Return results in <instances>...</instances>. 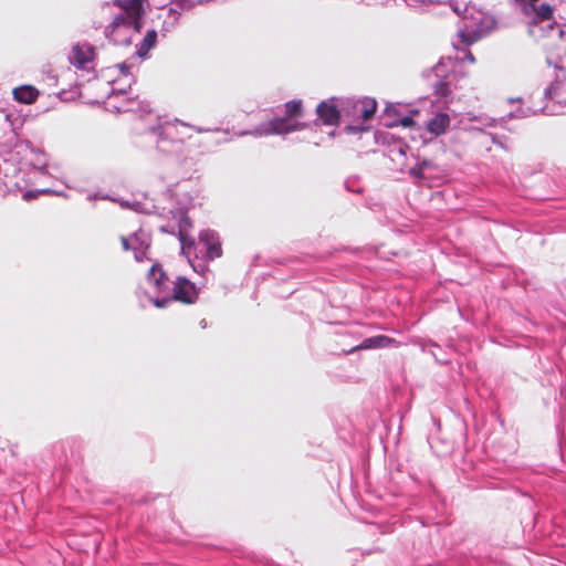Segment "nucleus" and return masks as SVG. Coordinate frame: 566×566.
I'll use <instances>...</instances> for the list:
<instances>
[{
    "instance_id": "nucleus-1",
    "label": "nucleus",
    "mask_w": 566,
    "mask_h": 566,
    "mask_svg": "<svg viewBox=\"0 0 566 566\" xmlns=\"http://www.w3.org/2000/svg\"><path fill=\"white\" fill-rule=\"evenodd\" d=\"M147 281L158 294H163V296L150 297L151 303L158 308H164L174 301L193 304L198 298L196 285L185 276L177 277L174 282L172 294H170L169 279L158 262L149 269Z\"/></svg>"
},
{
    "instance_id": "nucleus-2",
    "label": "nucleus",
    "mask_w": 566,
    "mask_h": 566,
    "mask_svg": "<svg viewBox=\"0 0 566 566\" xmlns=\"http://www.w3.org/2000/svg\"><path fill=\"white\" fill-rule=\"evenodd\" d=\"M145 0H116L115 3L123 9V12L114 18L112 23L105 28V35L114 44L129 45L132 43V31L140 32L143 28Z\"/></svg>"
},
{
    "instance_id": "nucleus-3",
    "label": "nucleus",
    "mask_w": 566,
    "mask_h": 566,
    "mask_svg": "<svg viewBox=\"0 0 566 566\" xmlns=\"http://www.w3.org/2000/svg\"><path fill=\"white\" fill-rule=\"evenodd\" d=\"M284 116H276L268 122L259 124L250 134L256 137L271 135H286L306 128V124L300 122L303 117V103L301 99H292L284 104ZM247 133H243L245 135Z\"/></svg>"
},
{
    "instance_id": "nucleus-4",
    "label": "nucleus",
    "mask_w": 566,
    "mask_h": 566,
    "mask_svg": "<svg viewBox=\"0 0 566 566\" xmlns=\"http://www.w3.org/2000/svg\"><path fill=\"white\" fill-rule=\"evenodd\" d=\"M179 127H187V125L178 119L160 122L157 126L150 127L148 134L159 151L174 154L181 149L184 143V135L179 132Z\"/></svg>"
},
{
    "instance_id": "nucleus-5",
    "label": "nucleus",
    "mask_w": 566,
    "mask_h": 566,
    "mask_svg": "<svg viewBox=\"0 0 566 566\" xmlns=\"http://www.w3.org/2000/svg\"><path fill=\"white\" fill-rule=\"evenodd\" d=\"M443 2H448L452 11L464 21L471 20L459 30L461 41L468 45L479 41L483 31L476 25L475 21L480 19L481 12L476 11L474 6L467 0H443Z\"/></svg>"
},
{
    "instance_id": "nucleus-6",
    "label": "nucleus",
    "mask_w": 566,
    "mask_h": 566,
    "mask_svg": "<svg viewBox=\"0 0 566 566\" xmlns=\"http://www.w3.org/2000/svg\"><path fill=\"white\" fill-rule=\"evenodd\" d=\"M168 213L171 214L174 222L160 226L159 231L178 235L181 253L190 259L192 255V247L196 245L195 239L189 234L192 222L184 209H169Z\"/></svg>"
},
{
    "instance_id": "nucleus-7",
    "label": "nucleus",
    "mask_w": 566,
    "mask_h": 566,
    "mask_svg": "<svg viewBox=\"0 0 566 566\" xmlns=\"http://www.w3.org/2000/svg\"><path fill=\"white\" fill-rule=\"evenodd\" d=\"M192 253L199 254L207 261H213L222 255L221 241L214 230L205 229L199 232L198 242L192 247Z\"/></svg>"
},
{
    "instance_id": "nucleus-8",
    "label": "nucleus",
    "mask_w": 566,
    "mask_h": 566,
    "mask_svg": "<svg viewBox=\"0 0 566 566\" xmlns=\"http://www.w3.org/2000/svg\"><path fill=\"white\" fill-rule=\"evenodd\" d=\"M95 59V46L90 43H76L71 51L69 60L78 70H88V64Z\"/></svg>"
},
{
    "instance_id": "nucleus-9",
    "label": "nucleus",
    "mask_w": 566,
    "mask_h": 566,
    "mask_svg": "<svg viewBox=\"0 0 566 566\" xmlns=\"http://www.w3.org/2000/svg\"><path fill=\"white\" fill-rule=\"evenodd\" d=\"M446 67L444 61H440L433 72L437 81L432 83V88L439 97H447L451 93V75L443 74Z\"/></svg>"
},
{
    "instance_id": "nucleus-10",
    "label": "nucleus",
    "mask_w": 566,
    "mask_h": 566,
    "mask_svg": "<svg viewBox=\"0 0 566 566\" xmlns=\"http://www.w3.org/2000/svg\"><path fill=\"white\" fill-rule=\"evenodd\" d=\"M134 256L137 262L148 260L147 251L150 247V235L144 230H138L132 234Z\"/></svg>"
},
{
    "instance_id": "nucleus-11",
    "label": "nucleus",
    "mask_w": 566,
    "mask_h": 566,
    "mask_svg": "<svg viewBox=\"0 0 566 566\" xmlns=\"http://www.w3.org/2000/svg\"><path fill=\"white\" fill-rule=\"evenodd\" d=\"M533 11H521V13L528 18L533 24H537L544 21H549L554 15V8L547 2L535 3L532 6Z\"/></svg>"
},
{
    "instance_id": "nucleus-12",
    "label": "nucleus",
    "mask_w": 566,
    "mask_h": 566,
    "mask_svg": "<svg viewBox=\"0 0 566 566\" xmlns=\"http://www.w3.org/2000/svg\"><path fill=\"white\" fill-rule=\"evenodd\" d=\"M398 342L391 337L386 335H376L368 338H365L359 345L352 348L349 353H353L358 349H375V348H386V347H397Z\"/></svg>"
},
{
    "instance_id": "nucleus-13",
    "label": "nucleus",
    "mask_w": 566,
    "mask_h": 566,
    "mask_svg": "<svg viewBox=\"0 0 566 566\" xmlns=\"http://www.w3.org/2000/svg\"><path fill=\"white\" fill-rule=\"evenodd\" d=\"M316 113L325 125H336L339 122V111L328 102H321L316 107Z\"/></svg>"
},
{
    "instance_id": "nucleus-14",
    "label": "nucleus",
    "mask_w": 566,
    "mask_h": 566,
    "mask_svg": "<svg viewBox=\"0 0 566 566\" xmlns=\"http://www.w3.org/2000/svg\"><path fill=\"white\" fill-rule=\"evenodd\" d=\"M13 98L23 104H32L39 97V91L32 85H21L12 91Z\"/></svg>"
},
{
    "instance_id": "nucleus-15",
    "label": "nucleus",
    "mask_w": 566,
    "mask_h": 566,
    "mask_svg": "<svg viewBox=\"0 0 566 566\" xmlns=\"http://www.w3.org/2000/svg\"><path fill=\"white\" fill-rule=\"evenodd\" d=\"M157 43V31L156 30H148L145 34L142 42L137 45V55L140 59L148 57L149 51L156 45Z\"/></svg>"
},
{
    "instance_id": "nucleus-16",
    "label": "nucleus",
    "mask_w": 566,
    "mask_h": 566,
    "mask_svg": "<svg viewBox=\"0 0 566 566\" xmlns=\"http://www.w3.org/2000/svg\"><path fill=\"white\" fill-rule=\"evenodd\" d=\"M450 125V118L444 113H439L428 122V130L436 136H439L446 132Z\"/></svg>"
},
{
    "instance_id": "nucleus-17",
    "label": "nucleus",
    "mask_w": 566,
    "mask_h": 566,
    "mask_svg": "<svg viewBox=\"0 0 566 566\" xmlns=\"http://www.w3.org/2000/svg\"><path fill=\"white\" fill-rule=\"evenodd\" d=\"M132 207L142 213L164 216L165 208L158 207L154 200L146 199L144 202H134Z\"/></svg>"
},
{
    "instance_id": "nucleus-18",
    "label": "nucleus",
    "mask_w": 566,
    "mask_h": 566,
    "mask_svg": "<svg viewBox=\"0 0 566 566\" xmlns=\"http://www.w3.org/2000/svg\"><path fill=\"white\" fill-rule=\"evenodd\" d=\"M357 112L360 113L364 119H369L374 116L377 103L375 99H365L355 105Z\"/></svg>"
},
{
    "instance_id": "nucleus-19",
    "label": "nucleus",
    "mask_w": 566,
    "mask_h": 566,
    "mask_svg": "<svg viewBox=\"0 0 566 566\" xmlns=\"http://www.w3.org/2000/svg\"><path fill=\"white\" fill-rule=\"evenodd\" d=\"M31 154L34 157L30 163L31 166L41 172L44 171L46 168V159L44 153L39 149L32 148Z\"/></svg>"
},
{
    "instance_id": "nucleus-20",
    "label": "nucleus",
    "mask_w": 566,
    "mask_h": 566,
    "mask_svg": "<svg viewBox=\"0 0 566 566\" xmlns=\"http://www.w3.org/2000/svg\"><path fill=\"white\" fill-rule=\"evenodd\" d=\"M171 4L175 6V8H171V12H177V9L184 10H190L196 6L195 0H170Z\"/></svg>"
},
{
    "instance_id": "nucleus-21",
    "label": "nucleus",
    "mask_w": 566,
    "mask_h": 566,
    "mask_svg": "<svg viewBox=\"0 0 566 566\" xmlns=\"http://www.w3.org/2000/svg\"><path fill=\"white\" fill-rule=\"evenodd\" d=\"M535 114H536V111H533L530 107H527V108H518L515 112H511L507 115V117L509 118H526V117H528L531 115H535Z\"/></svg>"
},
{
    "instance_id": "nucleus-22",
    "label": "nucleus",
    "mask_w": 566,
    "mask_h": 566,
    "mask_svg": "<svg viewBox=\"0 0 566 566\" xmlns=\"http://www.w3.org/2000/svg\"><path fill=\"white\" fill-rule=\"evenodd\" d=\"M539 0H514L520 11H533L532 6L538 3Z\"/></svg>"
},
{
    "instance_id": "nucleus-23",
    "label": "nucleus",
    "mask_w": 566,
    "mask_h": 566,
    "mask_svg": "<svg viewBox=\"0 0 566 566\" xmlns=\"http://www.w3.org/2000/svg\"><path fill=\"white\" fill-rule=\"evenodd\" d=\"M410 175L417 179H426V169L421 167L419 161L410 169Z\"/></svg>"
},
{
    "instance_id": "nucleus-24",
    "label": "nucleus",
    "mask_w": 566,
    "mask_h": 566,
    "mask_svg": "<svg viewBox=\"0 0 566 566\" xmlns=\"http://www.w3.org/2000/svg\"><path fill=\"white\" fill-rule=\"evenodd\" d=\"M120 241H122V245H123V249L125 251H128V250H133V240H132V235L130 237H122L120 238Z\"/></svg>"
},
{
    "instance_id": "nucleus-25",
    "label": "nucleus",
    "mask_w": 566,
    "mask_h": 566,
    "mask_svg": "<svg viewBox=\"0 0 566 566\" xmlns=\"http://www.w3.org/2000/svg\"><path fill=\"white\" fill-rule=\"evenodd\" d=\"M419 164L421 165L422 168L426 169V172L428 170H431L436 167L434 163L430 159H422V160H419Z\"/></svg>"
},
{
    "instance_id": "nucleus-26",
    "label": "nucleus",
    "mask_w": 566,
    "mask_h": 566,
    "mask_svg": "<svg viewBox=\"0 0 566 566\" xmlns=\"http://www.w3.org/2000/svg\"><path fill=\"white\" fill-rule=\"evenodd\" d=\"M400 124L403 126V127H410L415 124L413 119L409 116H405L400 119Z\"/></svg>"
},
{
    "instance_id": "nucleus-27",
    "label": "nucleus",
    "mask_w": 566,
    "mask_h": 566,
    "mask_svg": "<svg viewBox=\"0 0 566 566\" xmlns=\"http://www.w3.org/2000/svg\"><path fill=\"white\" fill-rule=\"evenodd\" d=\"M117 67L124 76L129 75V66L126 63H120L117 65Z\"/></svg>"
},
{
    "instance_id": "nucleus-28",
    "label": "nucleus",
    "mask_w": 566,
    "mask_h": 566,
    "mask_svg": "<svg viewBox=\"0 0 566 566\" xmlns=\"http://www.w3.org/2000/svg\"><path fill=\"white\" fill-rule=\"evenodd\" d=\"M407 149H408V146H407L406 144H403V143H401V142H399V143L397 144V150H398V153H399L400 155L405 156V155H406Z\"/></svg>"
},
{
    "instance_id": "nucleus-29",
    "label": "nucleus",
    "mask_w": 566,
    "mask_h": 566,
    "mask_svg": "<svg viewBox=\"0 0 566 566\" xmlns=\"http://www.w3.org/2000/svg\"><path fill=\"white\" fill-rule=\"evenodd\" d=\"M138 111L143 113H149L150 112V105L147 102H140Z\"/></svg>"
},
{
    "instance_id": "nucleus-30",
    "label": "nucleus",
    "mask_w": 566,
    "mask_h": 566,
    "mask_svg": "<svg viewBox=\"0 0 566 566\" xmlns=\"http://www.w3.org/2000/svg\"><path fill=\"white\" fill-rule=\"evenodd\" d=\"M554 90H555V86L553 84L549 85L548 87H546L545 91H544V97L545 98H552Z\"/></svg>"
},
{
    "instance_id": "nucleus-31",
    "label": "nucleus",
    "mask_w": 566,
    "mask_h": 566,
    "mask_svg": "<svg viewBox=\"0 0 566 566\" xmlns=\"http://www.w3.org/2000/svg\"><path fill=\"white\" fill-rule=\"evenodd\" d=\"M88 200H97V199H103V200H108L111 199L109 196L105 195V196H99L98 193H94V195H90L87 197Z\"/></svg>"
},
{
    "instance_id": "nucleus-32",
    "label": "nucleus",
    "mask_w": 566,
    "mask_h": 566,
    "mask_svg": "<svg viewBox=\"0 0 566 566\" xmlns=\"http://www.w3.org/2000/svg\"><path fill=\"white\" fill-rule=\"evenodd\" d=\"M430 352H431L432 356L436 358V360H437V361H439V363H441V364H446V363H448V360H447V359H441V358H439V357H438V355L436 354V352H433V350H430Z\"/></svg>"
},
{
    "instance_id": "nucleus-33",
    "label": "nucleus",
    "mask_w": 566,
    "mask_h": 566,
    "mask_svg": "<svg viewBox=\"0 0 566 566\" xmlns=\"http://www.w3.org/2000/svg\"><path fill=\"white\" fill-rule=\"evenodd\" d=\"M34 197H35V196H34V193H33L32 191H27V192H24V195H23V198H24L25 200H30V199H32V198H34Z\"/></svg>"
},
{
    "instance_id": "nucleus-34",
    "label": "nucleus",
    "mask_w": 566,
    "mask_h": 566,
    "mask_svg": "<svg viewBox=\"0 0 566 566\" xmlns=\"http://www.w3.org/2000/svg\"><path fill=\"white\" fill-rule=\"evenodd\" d=\"M465 60H468L471 63H474L475 59L471 52H467Z\"/></svg>"
},
{
    "instance_id": "nucleus-35",
    "label": "nucleus",
    "mask_w": 566,
    "mask_h": 566,
    "mask_svg": "<svg viewBox=\"0 0 566 566\" xmlns=\"http://www.w3.org/2000/svg\"><path fill=\"white\" fill-rule=\"evenodd\" d=\"M199 325L202 327V328H206L207 327V321L203 318L200 321Z\"/></svg>"
},
{
    "instance_id": "nucleus-36",
    "label": "nucleus",
    "mask_w": 566,
    "mask_h": 566,
    "mask_svg": "<svg viewBox=\"0 0 566 566\" xmlns=\"http://www.w3.org/2000/svg\"><path fill=\"white\" fill-rule=\"evenodd\" d=\"M431 347L440 349V347L437 344H431Z\"/></svg>"
},
{
    "instance_id": "nucleus-37",
    "label": "nucleus",
    "mask_w": 566,
    "mask_h": 566,
    "mask_svg": "<svg viewBox=\"0 0 566 566\" xmlns=\"http://www.w3.org/2000/svg\"><path fill=\"white\" fill-rule=\"evenodd\" d=\"M516 101H521V98H516ZM510 102L513 103V102H515V99L511 98Z\"/></svg>"
}]
</instances>
